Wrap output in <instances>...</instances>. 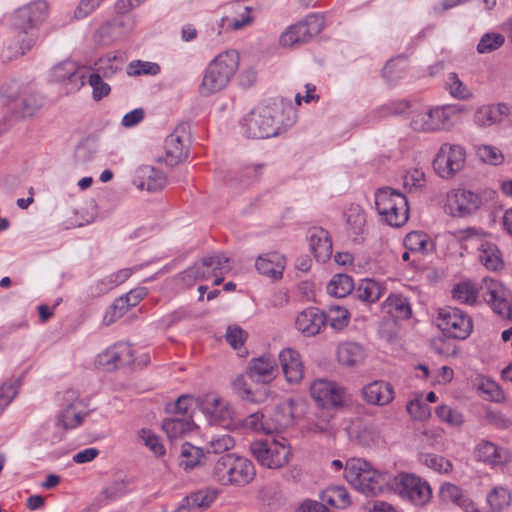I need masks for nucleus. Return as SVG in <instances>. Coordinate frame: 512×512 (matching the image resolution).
Wrapping results in <instances>:
<instances>
[{
  "label": "nucleus",
  "mask_w": 512,
  "mask_h": 512,
  "mask_svg": "<svg viewBox=\"0 0 512 512\" xmlns=\"http://www.w3.org/2000/svg\"><path fill=\"white\" fill-rule=\"evenodd\" d=\"M220 495V489L214 486H207L189 494L192 503L198 512L208 510Z\"/></svg>",
  "instance_id": "37998d69"
},
{
  "label": "nucleus",
  "mask_w": 512,
  "mask_h": 512,
  "mask_svg": "<svg viewBox=\"0 0 512 512\" xmlns=\"http://www.w3.org/2000/svg\"><path fill=\"white\" fill-rule=\"evenodd\" d=\"M61 401L59 423L65 429L78 427L86 415L83 401L74 390L63 392Z\"/></svg>",
  "instance_id": "dca6fc26"
},
{
  "label": "nucleus",
  "mask_w": 512,
  "mask_h": 512,
  "mask_svg": "<svg viewBox=\"0 0 512 512\" xmlns=\"http://www.w3.org/2000/svg\"><path fill=\"white\" fill-rule=\"evenodd\" d=\"M344 479L357 491L366 496H376L390 491L392 474L376 469L363 458H349L345 461Z\"/></svg>",
  "instance_id": "f03ea898"
},
{
  "label": "nucleus",
  "mask_w": 512,
  "mask_h": 512,
  "mask_svg": "<svg viewBox=\"0 0 512 512\" xmlns=\"http://www.w3.org/2000/svg\"><path fill=\"white\" fill-rule=\"evenodd\" d=\"M134 183L140 190L157 191L166 186L167 178L154 167L141 166L136 170Z\"/></svg>",
  "instance_id": "c85d7f7f"
},
{
  "label": "nucleus",
  "mask_w": 512,
  "mask_h": 512,
  "mask_svg": "<svg viewBox=\"0 0 512 512\" xmlns=\"http://www.w3.org/2000/svg\"><path fill=\"white\" fill-rule=\"evenodd\" d=\"M375 206L381 220L391 227L400 228L409 219V206L406 196L390 187L376 191Z\"/></svg>",
  "instance_id": "0eeeda50"
},
{
  "label": "nucleus",
  "mask_w": 512,
  "mask_h": 512,
  "mask_svg": "<svg viewBox=\"0 0 512 512\" xmlns=\"http://www.w3.org/2000/svg\"><path fill=\"white\" fill-rule=\"evenodd\" d=\"M214 277L210 266L204 265V258L200 262H196L194 265L186 269L182 274V280L192 285L196 281H205Z\"/></svg>",
  "instance_id": "09e8293b"
},
{
  "label": "nucleus",
  "mask_w": 512,
  "mask_h": 512,
  "mask_svg": "<svg viewBox=\"0 0 512 512\" xmlns=\"http://www.w3.org/2000/svg\"><path fill=\"white\" fill-rule=\"evenodd\" d=\"M310 248L319 262H325L332 254V241L327 231L315 229L310 234Z\"/></svg>",
  "instance_id": "72a5a7b5"
},
{
  "label": "nucleus",
  "mask_w": 512,
  "mask_h": 512,
  "mask_svg": "<svg viewBox=\"0 0 512 512\" xmlns=\"http://www.w3.org/2000/svg\"><path fill=\"white\" fill-rule=\"evenodd\" d=\"M481 299L501 317L509 318L512 312L510 290L499 280L484 277L479 285Z\"/></svg>",
  "instance_id": "9b49d317"
},
{
  "label": "nucleus",
  "mask_w": 512,
  "mask_h": 512,
  "mask_svg": "<svg viewBox=\"0 0 512 512\" xmlns=\"http://www.w3.org/2000/svg\"><path fill=\"white\" fill-rule=\"evenodd\" d=\"M338 362L347 367L361 365L365 359L363 348L354 342L341 343L337 349Z\"/></svg>",
  "instance_id": "f704fd0d"
},
{
  "label": "nucleus",
  "mask_w": 512,
  "mask_h": 512,
  "mask_svg": "<svg viewBox=\"0 0 512 512\" xmlns=\"http://www.w3.org/2000/svg\"><path fill=\"white\" fill-rule=\"evenodd\" d=\"M321 500L337 509H345L350 506L351 498L344 486L329 487L321 494Z\"/></svg>",
  "instance_id": "79ce46f5"
},
{
  "label": "nucleus",
  "mask_w": 512,
  "mask_h": 512,
  "mask_svg": "<svg viewBox=\"0 0 512 512\" xmlns=\"http://www.w3.org/2000/svg\"><path fill=\"white\" fill-rule=\"evenodd\" d=\"M310 394L312 399L324 408H342L351 400L344 387L327 379L312 382Z\"/></svg>",
  "instance_id": "4468645a"
},
{
  "label": "nucleus",
  "mask_w": 512,
  "mask_h": 512,
  "mask_svg": "<svg viewBox=\"0 0 512 512\" xmlns=\"http://www.w3.org/2000/svg\"><path fill=\"white\" fill-rule=\"evenodd\" d=\"M246 428H249L258 433L270 434L273 433V425H270L268 416L261 412H256L249 415L243 422Z\"/></svg>",
  "instance_id": "e2e57ef3"
},
{
  "label": "nucleus",
  "mask_w": 512,
  "mask_h": 512,
  "mask_svg": "<svg viewBox=\"0 0 512 512\" xmlns=\"http://www.w3.org/2000/svg\"><path fill=\"white\" fill-rule=\"evenodd\" d=\"M345 233L348 238L358 241L366 230V215L361 206L351 204L344 212Z\"/></svg>",
  "instance_id": "cd10ccee"
},
{
  "label": "nucleus",
  "mask_w": 512,
  "mask_h": 512,
  "mask_svg": "<svg viewBox=\"0 0 512 512\" xmlns=\"http://www.w3.org/2000/svg\"><path fill=\"white\" fill-rule=\"evenodd\" d=\"M204 265L210 266L214 274V285H220L224 280V274L232 269L230 259L221 253H213L204 257Z\"/></svg>",
  "instance_id": "ea45409f"
},
{
  "label": "nucleus",
  "mask_w": 512,
  "mask_h": 512,
  "mask_svg": "<svg viewBox=\"0 0 512 512\" xmlns=\"http://www.w3.org/2000/svg\"><path fill=\"white\" fill-rule=\"evenodd\" d=\"M409 415L415 419L424 421L431 415L430 407L423 401L422 393H417L410 399L406 405Z\"/></svg>",
  "instance_id": "13d9d810"
},
{
  "label": "nucleus",
  "mask_w": 512,
  "mask_h": 512,
  "mask_svg": "<svg viewBox=\"0 0 512 512\" xmlns=\"http://www.w3.org/2000/svg\"><path fill=\"white\" fill-rule=\"evenodd\" d=\"M363 399L371 405L385 406L394 399L392 385L385 381H373L362 388Z\"/></svg>",
  "instance_id": "bb28decb"
},
{
  "label": "nucleus",
  "mask_w": 512,
  "mask_h": 512,
  "mask_svg": "<svg viewBox=\"0 0 512 512\" xmlns=\"http://www.w3.org/2000/svg\"><path fill=\"white\" fill-rule=\"evenodd\" d=\"M279 361L287 382L299 383L304 375V365L300 354L291 348H286L280 352Z\"/></svg>",
  "instance_id": "a878e982"
},
{
  "label": "nucleus",
  "mask_w": 512,
  "mask_h": 512,
  "mask_svg": "<svg viewBox=\"0 0 512 512\" xmlns=\"http://www.w3.org/2000/svg\"><path fill=\"white\" fill-rule=\"evenodd\" d=\"M235 447V440L229 434L212 436L206 443L208 453L221 454L232 450Z\"/></svg>",
  "instance_id": "bf43d9fd"
},
{
  "label": "nucleus",
  "mask_w": 512,
  "mask_h": 512,
  "mask_svg": "<svg viewBox=\"0 0 512 512\" xmlns=\"http://www.w3.org/2000/svg\"><path fill=\"white\" fill-rule=\"evenodd\" d=\"M208 475L212 482L220 486L244 487L254 480L256 469L247 457L226 453L210 466Z\"/></svg>",
  "instance_id": "7ed1b4c3"
},
{
  "label": "nucleus",
  "mask_w": 512,
  "mask_h": 512,
  "mask_svg": "<svg viewBox=\"0 0 512 512\" xmlns=\"http://www.w3.org/2000/svg\"><path fill=\"white\" fill-rule=\"evenodd\" d=\"M116 70L117 68L107 60L97 64L95 71L89 74L88 83L92 88V97L94 100L99 101L110 93L111 88L103 81L102 77H110Z\"/></svg>",
  "instance_id": "393cba45"
},
{
  "label": "nucleus",
  "mask_w": 512,
  "mask_h": 512,
  "mask_svg": "<svg viewBox=\"0 0 512 512\" xmlns=\"http://www.w3.org/2000/svg\"><path fill=\"white\" fill-rule=\"evenodd\" d=\"M285 267V255L275 251L260 254L255 260L256 270L261 275L273 280L282 278Z\"/></svg>",
  "instance_id": "4be33fe9"
},
{
  "label": "nucleus",
  "mask_w": 512,
  "mask_h": 512,
  "mask_svg": "<svg viewBox=\"0 0 512 512\" xmlns=\"http://www.w3.org/2000/svg\"><path fill=\"white\" fill-rule=\"evenodd\" d=\"M478 259L489 271H500L504 268V260L498 246L492 242L484 241L478 246Z\"/></svg>",
  "instance_id": "2f4dec72"
},
{
  "label": "nucleus",
  "mask_w": 512,
  "mask_h": 512,
  "mask_svg": "<svg viewBox=\"0 0 512 512\" xmlns=\"http://www.w3.org/2000/svg\"><path fill=\"white\" fill-rule=\"evenodd\" d=\"M438 419L453 428H460L465 423V417L457 408L442 404L435 409Z\"/></svg>",
  "instance_id": "8fccbe9b"
},
{
  "label": "nucleus",
  "mask_w": 512,
  "mask_h": 512,
  "mask_svg": "<svg viewBox=\"0 0 512 512\" xmlns=\"http://www.w3.org/2000/svg\"><path fill=\"white\" fill-rule=\"evenodd\" d=\"M421 464L439 474H449L453 470L452 462L442 455L434 453H422L419 455Z\"/></svg>",
  "instance_id": "49530a36"
},
{
  "label": "nucleus",
  "mask_w": 512,
  "mask_h": 512,
  "mask_svg": "<svg viewBox=\"0 0 512 512\" xmlns=\"http://www.w3.org/2000/svg\"><path fill=\"white\" fill-rule=\"evenodd\" d=\"M54 80L58 82H75L77 86L83 85L84 82L80 79L77 73V68L73 62H64L54 67L53 69Z\"/></svg>",
  "instance_id": "5fc2aeb1"
},
{
  "label": "nucleus",
  "mask_w": 512,
  "mask_h": 512,
  "mask_svg": "<svg viewBox=\"0 0 512 512\" xmlns=\"http://www.w3.org/2000/svg\"><path fill=\"white\" fill-rule=\"evenodd\" d=\"M326 323L335 330H342L350 320L348 310L341 306H331L325 314Z\"/></svg>",
  "instance_id": "052dcab7"
},
{
  "label": "nucleus",
  "mask_w": 512,
  "mask_h": 512,
  "mask_svg": "<svg viewBox=\"0 0 512 512\" xmlns=\"http://www.w3.org/2000/svg\"><path fill=\"white\" fill-rule=\"evenodd\" d=\"M354 288L353 279L346 274L334 275L327 284V293L331 296L342 298L352 292Z\"/></svg>",
  "instance_id": "a18cd8bd"
},
{
  "label": "nucleus",
  "mask_w": 512,
  "mask_h": 512,
  "mask_svg": "<svg viewBox=\"0 0 512 512\" xmlns=\"http://www.w3.org/2000/svg\"><path fill=\"white\" fill-rule=\"evenodd\" d=\"M452 297L461 304L474 305L480 297V289L470 280H464L455 284L452 288Z\"/></svg>",
  "instance_id": "e433bc0d"
},
{
  "label": "nucleus",
  "mask_w": 512,
  "mask_h": 512,
  "mask_svg": "<svg viewBox=\"0 0 512 512\" xmlns=\"http://www.w3.org/2000/svg\"><path fill=\"white\" fill-rule=\"evenodd\" d=\"M160 72V66L155 62L135 60L128 64L127 74L129 76L139 75H157Z\"/></svg>",
  "instance_id": "338daca9"
},
{
  "label": "nucleus",
  "mask_w": 512,
  "mask_h": 512,
  "mask_svg": "<svg viewBox=\"0 0 512 512\" xmlns=\"http://www.w3.org/2000/svg\"><path fill=\"white\" fill-rule=\"evenodd\" d=\"M473 454L477 461L491 467L504 466L511 461L509 449L486 439L477 442Z\"/></svg>",
  "instance_id": "a211bd4d"
},
{
  "label": "nucleus",
  "mask_w": 512,
  "mask_h": 512,
  "mask_svg": "<svg viewBox=\"0 0 512 512\" xmlns=\"http://www.w3.org/2000/svg\"><path fill=\"white\" fill-rule=\"evenodd\" d=\"M466 112V106L458 103L424 106L411 111L409 127L417 133L450 131Z\"/></svg>",
  "instance_id": "f257e3e1"
},
{
  "label": "nucleus",
  "mask_w": 512,
  "mask_h": 512,
  "mask_svg": "<svg viewBox=\"0 0 512 512\" xmlns=\"http://www.w3.org/2000/svg\"><path fill=\"white\" fill-rule=\"evenodd\" d=\"M270 425H273V432L285 429L293 424L294 411L292 400H286L280 403L274 414L268 417Z\"/></svg>",
  "instance_id": "58836bf2"
},
{
  "label": "nucleus",
  "mask_w": 512,
  "mask_h": 512,
  "mask_svg": "<svg viewBox=\"0 0 512 512\" xmlns=\"http://www.w3.org/2000/svg\"><path fill=\"white\" fill-rule=\"evenodd\" d=\"M475 153L478 159L485 164L499 166L504 163V155L496 146L481 144L476 147Z\"/></svg>",
  "instance_id": "864d4df0"
},
{
  "label": "nucleus",
  "mask_w": 512,
  "mask_h": 512,
  "mask_svg": "<svg viewBox=\"0 0 512 512\" xmlns=\"http://www.w3.org/2000/svg\"><path fill=\"white\" fill-rule=\"evenodd\" d=\"M145 292L143 289L131 290L124 296L119 297L113 303L111 310L107 312L104 320L107 324L114 322L117 318L124 315L131 307L136 306L144 297Z\"/></svg>",
  "instance_id": "7c9ffc66"
},
{
  "label": "nucleus",
  "mask_w": 512,
  "mask_h": 512,
  "mask_svg": "<svg viewBox=\"0 0 512 512\" xmlns=\"http://www.w3.org/2000/svg\"><path fill=\"white\" fill-rule=\"evenodd\" d=\"M138 439L140 442L147 447L155 456L161 457L166 453L164 444L160 437L152 430L142 428L137 432Z\"/></svg>",
  "instance_id": "603ef678"
},
{
  "label": "nucleus",
  "mask_w": 512,
  "mask_h": 512,
  "mask_svg": "<svg viewBox=\"0 0 512 512\" xmlns=\"http://www.w3.org/2000/svg\"><path fill=\"white\" fill-rule=\"evenodd\" d=\"M505 43V37L500 33L490 32L484 34L477 45V51L481 54L491 53Z\"/></svg>",
  "instance_id": "0e129e2a"
},
{
  "label": "nucleus",
  "mask_w": 512,
  "mask_h": 512,
  "mask_svg": "<svg viewBox=\"0 0 512 512\" xmlns=\"http://www.w3.org/2000/svg\"><path fill=\"white\" fill-rule=\"evenodd\" d=\"M281 110V104L276 101L258 104L243 118V133L254 139L278 136L281 132Z\"/></svg>",
  "instance_id": "423d86ee"
},
{
  "label": "nucleus",
  "mask_w": 512,
  "mask_h": 512,
  "mask_svg": "<svg viewBox=\"0 0 512 512\" xmlns=\"http://www.w3.org/2000/svg\"><path fill=\"white\" fill-rule=\"evenodd\" d=\"M249 450L259 465L268 469H280L292 458L290 444L283 437L255 440Z\"/></svg>",
  "instance_id": "6e6552de"
},
{
  "label": "nucleus",
  "mask_w": 512,
  "mask_h": 512,
  "mask_svg": "<svg viewBox=\"0 0 512 512\" xmlns=\"http://www.w3.org/2000/svg\"><path fill=\"white\" fill-rule=\"evenodd\" d=\"M467 493L459 486L445 482L439 488V498L443 503H452L460 506Z\"/></svg>",
  "instance_id": "4d7b16f0"
},
{
  "label": "nucleus",
  "mask_w": 512,
  "mask_h": 512,
  "mask_svg": "<svg viewBox=\"0 0 512 512\" xmlns=\"http://www.w3.org/2000/svg\"><path fill=\"white\" fill-rule=\"evenodd\" d=\"M254 22L251 7L242 4L233 5L218 22V33L237 32L249 27Z\"/></svg>",
  "instance_id": "f3484780"
},
{
  "label": "nucleus",
  "mask_w": 512,
  "mask_h": 512,
  "mask_svg": "<svg viewBox=\"0 0 512 512\" xmlns=\"http://www.w3.org/2000/svg\"><path fill=\"white\" fill-rule=\"evenodd\" d=\"M386 313L395 319H408L412 310L409 301L401 294H391L383 303Z\"/></svg>",
  "instance_id": "c9c22d12"
},
{
  "label": "nucleus",
  "mask_w": 512,
  "mask_h": 512,
  "mask_svg": "<svg viewBox=\"0 0 512 512\" xmlns=\"http://www.w3.org/2000/svg\"><path fill=\"white\" fill-rule=\"evenodd\" d=\"M302 26V32L309 40L311 37L318 35L324 28V18L320 14H310L306 18L298 23Z\"/></svg>",
  "instance_id": "69168bd1"
},
{
  "label": "nucleus",
  "mask_w": 512,
  "mask_h": 512,
  "mask_svg": "<svg viewBox=\"0 0 512 512\" xmlns=\"http://www.w3.org/2000/svg\"><path fill=\"white\" fill-rule=\"evenodd\" d=\"M466 150L459 144L443 143L433 161L436 173L445 179L452 178L465 165Z\"/></svg>",
  "instance_id": "ddd939ff"
},
{
  "label": "nucleus",
  "mask_w": 512,
  "mask_h": 512,
  "mask_svg": "<svg viewBox=\"0 0 512 512\" xmlns=\"http://www.w3.org/2000/svg\"><path fill=\"white\" fill-rule=\"evenodd\" d=\"M326 323L325 313L315 307H309L296 316L295 327L305 336L318 334Z\"/></svg>",
  "instance_id": "b1692460"
},
{
  "label": "nucleus",
  "mask_w": 512,
  "mask_h": 512,
  "mask_svg": "<svg viewBox=\"0 0 512 512\" xmlns=\"http://www.w3.org/2000/svg\"><path fill=\"white\" fill-rule=\"evenodd\" d=\"M349 434L363 447H374L382 441L380 428L372 422H357L350 427Z\"/></svg>",
  "instance_id": "c756f323"
},
{
  "label": "nucleus",
  "mask_w": 512,
  "mask_h": 512,
  "mask_svg": "<svg viewBox=\"0 0 512 512\" xmlns=\"http://www.w3.org/2000/svg\"><path fill=\"white\" fill-rule=\"evenodd\" d=\"M277 374V363L269 354L253 358L248 368L249 377L258 383H269L276 378Z\"/></svg>",
  "instance_id": "5701e85b"
},
{
  "label": "nucleus",
  "mask_w": 512,
  "mask_h": 512,
  "mask_svg": "<svg viewBox=\"0 0 512 512\" xmlns=\"http://www.w3.org/2000/svg\"><path fill=\"white\" fill-rule=\"evenodd\" d=\"M436 324L444 335L458 340L468 338L473 330L471 317L461 309L450 306L438 310Z\"/></svg>",
  "instance_id": "9d476101"
},
{
  "label": "nucleus",
  "mask_w": 512,
  "mask_h": 512,
  "mask_svg": "<svg viewBox=\"0 0 512 512\" xmlns=\"http://www.w3.org/2000/svg\"><path fill=\"white\" fill-rule=\"evenodd\" d=\"M240 63L237 50L228 49L219 53L207 65L198 91L201 96H210L224 90L236 74Z\"/></svg>",
  "instance_id": "20e7f679"
},
{
  "label": "nucleus",
  "mask_w": 512,
  "mask_h": 512,
  "mask_svg": "<svg viewBox=\"0 0 512 512\" xmlns=\"http://www.w3.org/2000/svg\"><path fill=\"white\" fill-rule=\"evenodd\" d=\"M511 114L512 108L506 103L484 104L477 107L475 110L473 121L474 124L480 128H488L502 123L505 119L510 117Z\"/></svg>",
  "instance_id": "6ab92c4d"
},
{
  "label": "nucleus",
  "mask_w": 512,
  "mask_h": 512,
  "mask_svg": "<svg viewBox=\"0 0 512 512\" xmlns=\"http://www.w3.org/2000/svg\"><path fill=\"white\" fill-rule=\"evenodd\" d=\"M390 490L420 506L427 504L432 497L431 487L428 482L415 474L407 472L397 475L392 474Z\"/></svg>",
  "instance_id": "1a4fd4ad"
},
{
  "label": "nucleus",
  "mask_w": 512,
  "mask_h": 512,
  "mask_svg": "<svg viewBox=\"0 0 512 512\" xmlns=\"http://www.w3.org/2000/svg\"><path fill=\"white\" fill-rule=\"evenodd\" d=\"M49 15V5L44 0H35L19 7L13 13V25L25 35L20 41V54L29 52L39 37V28Z\"/></svg>",
  "instance_id": "39448f33"
},
{
  "label": "nucleus",
  "mask_w": 512,
  "mask_h": 512,
  "mask_svg": "<svg viewBox=\"0 0 512 512\" xmlns=\"http://www.w3.org/2000/svg\"><path fill=\"white\" fill-rule=\"evenodd\" d=\"M301 29L303 28L298 23L288 27L280 36L281 46L292 47L295 44L308 41Z\"/></svg>",
  "instance_id": "774afa93"
},
{
  "label": "nucleus",
  "mask_w": 512,
  "mask_h": 512,
  "mask_svg": "<svg viewBox=\"0 0 512 512\" xmlns=\"http://www.w3.org/2000/svg\"><path fill=\"white\" fill-rule=\"evenodd\" d=\"M404 246L413 253L428 254L434 250V242L422 231H412L404 238Z\"/></svg>",
  "instance_id": "4c0bfd02"
},
{
  "label": "nucleus",
  "mask_w": 512,
  "mask_h": 512,
  "mask_svg": "<svg viewBox=\"0 0 512 512\" xmlns=\"http://www.w3.org/2000/svg\"><path fill=\"white\" fill-rule=\"evenodd\" d=\"M162 429L170 439L183 437L192 430V424L182 418H168L162 423Z\"/></svg>",
  "instance_id": "3c124183"
},
{
  "label": "nucleus",
  "mask_w": 512,
  "mask_h": 512,
  "mask_svg": "<svg viewBox=\"0 0 512 512\" xmlns=\"http://www.w3.org/2000/svg\"><path fill=\"white\" fill-rule=\"evenodd\" d=\"M357 297L367 303L377 302L384 293L383 286L373 279H363L356 289Z\"/></svg>",
  "instance_id": "c03bdc74"
},
{
  "label": "nucleus",
  "mask_w": 512,
  "mask_h": 512,
  "mask_svg": "<svg viewBox=\"0 0 512 512\" xmlns=\"http://www.w3.org/2000/svg\"><path fill=\"white\" fill-rule=\"evenodd\" d=\"M482 205L479 194L465 188H454L447 192L443 209L455 218H464L474 214Z\"/></svg>",
  "instance_id": "f8f14e48"
},
{
  "label": "nucleus",
  "mask_w": 512,
  "mask_h": 512,
  "mask_svg": "<svg viewBox=\"0 0 512 512\" xmlns=\"http://www.w3.org/2000/svg\"><path fill=\"white\" fill-rule=\"evenodd\" d=\"M449 94L458 100H468L472 97L470 89L458 78L456 73H449L446 80Z\"/></svg>",
  "instance_id": "680f3d73"
},
{
  "label": "nucleus",
  "mask_w": 512,
  "mask_h": 512,
  "mask_svg": "<svg viewBox=\"0 0 512 512\" xmlns=\"http://www.w3.org/2000/svg\"><path fill=\"white\" fill-rule=\"evenodd\" d=\"M511 493L504 486H496L486 496L487 512H502L511 505Z\"/></svg>",
  "instance_id": "a19ab883"
},
{
  "label": "nucleus",
  "mask_w": 512,
  "mask_h": 512,
  "mask_svg": "<svg viewBox=\"0 0 512 512\" xmlns=\"http://www.w3.org/2000/svg\"><path fill=\"white\" fill-rule=\"evenodd\" d=\"M203 450L189 443L182 445L180 453V466L185 471H191L201 463L203 458Z\"/></svg>",
  "instance_id": "de8ad7c7"
},
{
  "label": "nucleus",
  "mask_w": 512,
  "mask_h": 512,
  "mask_svg": "<svg viewBox=\"0 0 512 512\" xmlns=\"http://www.w3.org/2000/svg\"><path fill=\"white\" fill-rule=\"evenodd\" d=\"M43 106L42 97L32 91L24 89L15 100V112L22 118L33 117Z\"/></svg>",
  "instance_id": "473e14b6"
},
{
  "label": "nucleus",
  "mask_w": 512,
  "mask_h": 512,
  "mask_svg": "<svg viewBox=\"0 0 512 512\" xmlns=\"http://www.w3.org/2000/svg\"><path fill=\"white\" fill-rule=\"evenodd\" d=\"M188 135L184 128H177L165 140V162L176 165L188 156Z\"/></svg>",
  "instance_id": "412c9836"
},
{
  "label": "nucleus",
  "mask_w": 512,
  "mask_h": 512,
  "mask_svg": "<svg viewBox=\"0 0 512 512\" xmlns=\"http://www.w3.org/2000/svg\"><path fill=\"white\" fill-rule=\"evenodd\" d=\"M134 362L133 350L128 343L119 342L107 348L97 357V364L106 370Z\"/></svg>",
  "instance_id": "aec40b11"
},
{
  "label": "nucleus",
  "mask_w": 512,
  "mask_h": 512,
  "mask_svg": "<svg viewBox=\"0 0 512 512\" xmlns=\"http://www.w3.org/2000/svg\"><path fill=\"white\" fill-rule=\"evenodd\" d=\"M199 408L213 424L233 427L235 412L231 404L215 393H209L199 399Z\"/></svg>",
  "instance_id": "2eb2a0df"
},
{
  "label": "nucleus",
  "mask_w": 512,
  "mask_h": 512,
  "mask_svg": "<svg viewBox=\"0 0 512 512\" xmlns=\"http://www.w3.org/2000/svg\"><path fill=\"white\" fill-rule=\"evenodd\" d=\"M122 16L123 15H118L114 17L113 20L104 23L98 29L96 36L99 42L108 44L121 34L120 32H117V30L124 26Z\"/></svg>",
  "instance_id": "6e6d98bb"
}]
</instances>
